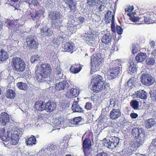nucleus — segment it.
<instances>
[{"label": "nucleus", "mask_w": 156, "mask_h": 156, "mask_svg": "<svg viewBox=\"0 0 156 156\" xmlns=\"http://www.w3.org/2000/svg\"><path fill=\"white\" fill-rule=\"evenodd\" d=\"M51 69L50 66L48 64H42L40 66L37 65L35 68L36 80L39 82L46 81L50 87H53L54 80L50 77Z\"/></svg>", "instance_id": "f257e3e1"}, {"label": "nucleus", "mask_w": 156, "mask_h": 156, "mask_svg": "<svg viewBox=\"0 0 156 156\" xmlns=\"http://www.w3.org/2000/svg\"><path fill=\"white\" fill-rule=\"evenodd\" d=\"M132 134L136 138V141L130 144L131 147L136 148L143 144L145 133L143 129L134 128L132 129Z\"/></svg>", "instance_id": "f03ea898"}, {"label": "nucleus", "mask_w": 156, "mask_h": 156, "mask_svg": "<svg viewBox=\"0 0 156 156\" xmlns=\"http://www.w3.org/2000/svg\"><path fill=\"white\" fill-rule=\"evenodd\" d=\"M116 132L114 129L110 130L105 140L104 145L105 147L110 149L115 148L119 145V139L118 137L115 136L114 134Z\"/></svg>", "instance_id": "7ed1b4c3"}, {"label": "nucleus", "mask_w": 156, "mask_h": 156, "mask_svg": "<svg viewBox=\"0 0 156 156\" xmlns=\"http://www.w3.org/2000/svg\"><path fill=\"white\" fill-rule=\"evenodd\" d=\"M41 0H32L31 3H30L28 1H26L25 2H28L29 5L30 4L33 5L34 6L36 9V12L35 13H31L30 14L32 19L34 20H39L41 18L44 17L43 13L44 12V8L42 6H40L39 3Z\"/></svg>", "instance_id": "20e7f679"}, {"label": "nucleus", "mask_w": 156, "mask_h": 156, "mask_svg": "<svg viewBox=\"0 0 156 156\" xmlns=\"http://www.w3.org/2000/svg\"><path fill=\"white\" fill-rule=\"evenodd\" d=\"M12 129L9 136L11 144L13 145H16L18 144L20 137L23 133V129L19 127H15L11 126Z\"/></svg>", "instance_id": "39448f33"}, {"label": "nucleus", "mask_w": 156, "mask_h": 156, "mask_svg": "<svg viewBox=\"0 0 156 156\" xmlns=\"http://www.w3.org/2000/svg\"><path fill=\"white\" fill-rule=\"evenodd\" d=\"M102 77L99 75H95L92 79L91 85L94 92H98L106 88V85L101 80Z\"/></svg>", "instance_id": "423d86ee"}, {"label": "nucleus", "mask_w": 156, "mask_h": 156, "mask_svg": "<svg viewBox=\"0 0 156 156\" xmlns=\"http://www.w3.org/2000/svg\"><path fill=\"white\" fill-rule=\"evenodd\" d=\"M11 64L13 69L18 72H22L24 70L26 65L23 60L20 58L15 57L11 60Z\"/></svg>", "instance_id": "0eeeda50"}, {"label": "nucleus", "mask_w": 156, "mask_h": 156, "mask_svg": "<svg viewBox=\"0 0 156 156\" xmlns=\"http://www.w3.org/2000/svg\"><path fill=\"white\" fill-rule=\"evenodd\" d=\"M91 73L96 72L100 68L102 63V59L99 54H95L91 57Z\"/></svg>", "instance_id": "6e6552de"}, {"label": "nucleus", "mask_w": 156, "mask_h": 156, "mask_svg": "<svg viewBox=\"0 0 156 156\" xmlns=\"http://www.w3.org/2000/svg\"><path fill=\"white\" fill-rule=\"evenodd\" d=\"M98 34L90 32L88 34L85 33L84 35V39L90 45H93L96 41V39Z\"/></svg>", "instance_id": "1a4fd4ad"}, {"label": "nucleus", "mask_w": 156, "mask_h": 156, "mask_svg": "<svg viewBox=\"0 0 156 156\" xmlns=\"http://www.w3.org/2000/svg\"><path fill=\"white\" fill-rule=\"evenodd\" d=\"M121 72V68L118 66L117 67H116L110 68L108 71L107 74L109 76L110 79H112L117 77Z\"/></svg>", "instance_id": "9d476101"}, {"label": "nucleus", "mask_w": 156, "mask_h": 156, "mask_svg": "<svg viewBox=\"0 0 156 156\" xmlns=\"http://www.w3.org/2000/svg\"><path fill=\"white\" fill-rule=\"evenodd\" d=\"M36 37L34 35H29L26 38L27 46L29 48L36 49L37 48V43L36 42Z\"/></svg>", "instance_id": "9b49d317"}, {"label": "nucleus", "mask_w": 156, "mask_h": 156, "mask_svg": "<svg viewBox=\"0 0 156 156\" xmlns=\"http://www.w3.org/2000/svg\"><path fill=\"white\" fill-rule=\"evenodd\" d=\"M11 126L8 128V129L4 128L0 129V138L3 141L6 142L9 140V136L10 133L11 129H12Z\"/></svg>", "instance_id": "f8f14e48"}, {"label": "nucleus", "mask_w": 156, "mask_h": 156, "mask_svg": "<svg viewBox=\"0 0 156 156\" xmlns=\"http://www.w3.org/2000/svg\"><path fill=\"white\" fill-rule=\"evenodd\" d=\"M141 81L145 85L149 86L152 84L154 81V78L148 74H144L142 76Z\"/></svg>", "instance_id": "ddd939ff"}, {"label": "nucleus", "mask_w": 156, "mask_h": 156, "mask_svg": "<svg viewBox=\"0 0 156 156\" xmlns=\"http://www.w3.org/2000/svg\"><path fill=\"white\" fill-rule=\"evenodd\" d=\"M66 35L63 32H60L57 33L56 37L53 40V43L57 44L62 43L66 40Z\"/></svg>", "instance_id": "4468645a"}, {"label": "nucleus", "mask_w": 156, "mask_h": 156, "mask_svg": "<svg viewBox=\"0 0 156 156\" xmlns=\"http://www.w3.org/2000/svg\"><path fill=\"white\" fill-rule=\"evenodd\" d=\"M9 121V115L5 112H3L0 115V124L2 126L6 125Z\"/></svg>", "instance_id": "2eb2a0df"}, {"label": "nucleus", "mask_w": 156, "mask_h": 156, "mask_svg": "<svg viewBox=\"0 0 156 156\" xmlns=\"http://www.w3.org/2000/svg\"><path fill=\"white\" fill-rule=\"evenodd\" d=\"M40 33L42 36L46 38L51 36L53 32L51 28L44 27L41 29Z\"/></svg>", "instance_id": "dca6fc26"}, {"label": "nucleus", "mask_w": 156, "mask_h": 156, "mask_svg": "<svg viewBox=\"0 0 156 156\" xmlns=\"http://www.w3.org/2000/svg\"><path fill=\"white\" fill-rule=\"evenodd\" d=\"M75 21L72 19L69 20L67 23V28L70 32L73 34L77 30V25L74 24Z\"/></svg>", "instance_id": "f3484780"}, {"label": "nucleus", "mask_w": 156, "mask_h": 156, "mask_svg": "<svg viewBox=\"0 0 156 156\" xmlns=\"http://www.w3.org/2000/svg\"><path fill=\"white\" fill-rule=\"evenodd\" d=\"M105 17L106 19L107 20V21H106L107 22V21H108V23L111 22V27L112 30L114 31L115 30V25L114 23V16L112 14V12L111 11H108L106 15H105Z\"/></svg>", "instance_id": "a211bd4d"}, {"label": "nucleus", "mask_w": 156, "mask_h": 156, "mask_svg": "<svg viewBox=\"0 0 156 156\" xmlns=\"http://www.w3.org/2000/svg\"><path fill=\"white\" fill-rule=\"evenodd\" d=\"M69 86L68 83L66 81H63L56 84L55 88L58 90H66L67 89Z\"/></svg>", "instance_id": "6ab92c4d"}, {"label": "nucleus", "mask_w": 156, "mask_h": 156, "mask_svg": "<svg viewBox=\"0 0 156 156\" xmlns=\"http://www.w3.org/2000/svg\"><path fill=\"white\" fill-rule=\"evenodd\" d=\"M64 51L73 52L76 50V48L74 44L71 42H66L63 47Z\"/></svg>", "instance_id": "aec40b11"}, {"label": "nucleus", "mask_w": 156, "mask_h": 156, "mask_svg": "<svg viewBox=\"0 0 156 156\" xmlns=\"http://www.w3.org/2000/svg\"><path fill=\"white\" fill-rule=\"evenodd\" d=\"M112 40V36L109 31H108L107 33L102 37L101 41L105 44H110Z\"/></svg>", "instance_id": "412c9836"}, {"label": "nucleus", "mask_w": 156, "mask_h": 156, "mask_svg": "<svg viewBox=\"0 0 156 156\" xmlns=\"http://www.w3.org/2000/svg\"><path fill=\"white\" fill-rule=\"evenodd\" d=\"M121 115V110L119 109H113L109 114V117L112 120H116Z\"/></svg>", "instance_id": "4be33fe9"}, {"label": "nucleus", "mask_w": 156, "mask_h": 156, "mask_svg": "<svg viewBox=\"0 0 156 156\" xmlns=\"http://www.w3.org/2000/svg\"><path fill=\"white\" fill-rule=\"evenodd\" d=\"M45 110L47 112L53 111L56 107V103L53 101H49L45 104Z\"/></svg>", "instance_id": "5701e85b"}, {"label": "nucleus", "mask_w": 156, "mask_h": 156, "mask_svg": "<svg viewBox=\"0 0 156 156\" xmlns=\"http://www.w3.org/2000/svg\"><path fill=\"white\" fill-rule=\"evenodd\" d=\"M128 69L127 71L129 73H135L136 72V64L135 63L134 61L133 60L130 61L128 64Z\"/></svg>", "instance_id": "b1692460"}, {"label": "nucleus", "mask_w": 156, "mask_h": 156, "mask_svg": "<svg viewBox=\"0 0 156 156\" xmlns=\"http://www.w3.org/2000/svg\"><path fill=\"white\" fill-rule=\"evenodd\" d=\"M107 112L105 109H103L102 111L101 114L98 118L99 123L101 126L102 125L103 122L105 123L107 121L108 116Z\"/></svg>", "instance_id": "393cba45"}, {"label": "nucleus", "mask_w": 156, "mask_h": 156, "mask_svg": "<svg viewBox=\"0 0 156 156\" xmlns=\"http://www.w3.org/2000/svg\"><path fill=\"white\" fill-rule=\"evenodd\" d=\"M141 20H144L145 23L148 22L151 20H154V17L153 13H147L141 15Z\"/></svg>", "instance_id": "a878e982"}, {"label": "nucleus", "mask_w": 156, "mask_h": 156, "mask_svg": "<svg viewBox=\"0 0 156 156\" xmlns=\"http://www.w3.org/2000/svg\"><path fill=\"white\" fill-rule=\"evenodd\" d=\"M55 73L56 74L57 77L58 78L61 79L62 78L63 74L62 71L60 68V66L59 62L56 64L54 69Z\"/></svg>", "instance_id": "bb28decb"}, {"label": "nucleus", "mask_w": 156, "mask_h": 156, "mask_svg": "<svg viewBox=\"0 0 156 156\" xmlns=\"http://www.w3.org/2000/svg\"><path fill=\"white\" fill-rule=\"evenodd\" d=\"M135 95L136 98L141 99H146L147 98V94L144 90H140L135 93Z\"/></svg>", "instance_id": "cd10ccee"}, {"label": "nucleus", "mask_w": 156, "mask_h": 156, "mask_svg": "<svg viewBox=\"0 0 156 156\" xmlns=\"http://www.w3.org/2000/svg\"><path fill=\"white\" fill-rule=\"evenodd\" d=\"M49 16L52 20H60L61 15L60 13L58 11L51 12H50Z\"/></svg>", "instance_id": "c85d7f7f"}, {"label": "nucleus", "mask_w": 156, "mask_h": 156, "mask_svg": "<svg viewBox=\"0 0 156 156\" xmlns=\"http://www.w3.org/2000/svg\"><path fill=\"white\" fill-rule=\"evenodd\" d=\"M65 3L68 5L71 12H74L76 10V3L74 2V0H64Z\"/></svg>", "instance_id": "c756f323"}, {"label": "nucleus", "mask_w": 156, "mask_h": 156, "mask_svg": "<svg viewBox=\"0 0 156 156\" xmlns=\"http://www.w3.org/2000/svg\"><path fill=\"white\" fill-rule=\"evenodd\" d=\"M78 101H75L73 102L71 107L72 110L74 112H81L83 109L78 104Z\"/></svg>", "instance_id": "7c9ffc66"}, {"label": "nucleus", "mask_w": 156, "mask_h": 156, "mask_svg": "<svg viewBox=\"0 0 156 156\" xmlns=\"http://www.w3.org/2000/svg\"><path fill=\"white\" fill-rule=\"evenodd\" d=\"M35 106L37 110L42 111L44 110H45V104H44L41 101L36 102Z\"/></svg>", "instance_id": "2f4dec72"}, {"label": "nucleus", "mask_w": 156, "mask_h": 156, "mask_svg": "<svg viewBox=\"0 0 156 156\" xmlns=\"http://www.w3.org/2000/svg\"><path fill=\"white\" fill-rule=\"evenodd\" d=\"M83 119L81 117L79 116L74 118L73 120L71 121V123L73 124V126H77L83 124L82 121Z\"/></svg>", "instance_id": "473e14b6"}, {"label": "nucleus", "mask_w": 156, "mask_h": 156, "mask_svg": "<svg viewBox=\"0 0 156 156\" xmlns=\"http://www.w3.org/2000/svg\"><path fill=\"white\" fill-rule=\"evenodd\" d=\"M63 120L62 118L55 119L52 122V126L53 127H63Z\"/></svg>", "instance_id": "72a5a7b5"}, {"label": "nucleus", "mask_w": 156, "mask_h": 156, "mask_svg": "<svg viewBox=\"0 0 156 156\" xmlns=\"http://www.w3.org/2000/svg\"><path fill=\"white\" fill-rule=\"evenodd\" d=\"M37 140L34 136L33 135L26 139V143L27 145L32 146L36 144Z\"/></svg>", "instance_id": "f704fd0d"}, {"label": "nucleus", "mask_w": 156, "mask_h": 156, "mask_svg": "<svg viewBox=\"0 0 156 156\" xmlns=\"http://www.w3.org/2000/svg\"><path fill=\"white\" fill-rule=\"evenodd\" d=\"M8 58V52L4 50H0V61L3 62Z\"/></svg>", "instance_id": "c9c22d12"}, {"label": "nucleus", "mask_w": 156, "mask_h": 156, "mask_svg": "<svg viewBox=\"0 0 156 156\" xmlns=\"http://www.w3.org/2000/svg\"><path fill=\"white\" fill-rule=\"evenodd\" d=\"M147 57L146 53L141 52L138 54L136 57V59L138 62H142Z\"/></svg>", "instance_id": "e433bc0d"}, {"label": "nucleus", "mask_w": 156, "mask_h": 156, "mask_svg": "<svg viewBox=\"0 0 156 156\" xmlns=\"http://www.w3.org/2000/svg\"><path fill=\"white\" fill-rule=\"evenodd\" d=\"M108 0H99L98 5H100L98 8L99 11H102L104 10L106 7V4L107 3Z\"/></svg>", "instance_id": "4c0bfd02"}, {"label": "nucleus", "mask_w": 156, "mask_h": 156, "mask_svg": "<svg viewBox=\"0 0 156 156\" xmlns=\"http://www.w3.org/2000/svg\"><path fill=\"white\" fill-rule=\"evenodd\" d=\"M127 15L129 17V19L133 22H137L139 21L141 22L143 21V20H141V16L140 17H135L129 13H127Z\"/></svg>", "instance_id": "58836bf2"}, {"label": "nucleus", "mask_w": 156, "mask_h": 156, "mask_svg": "<svg viewBox=\"0 0 156 156\" xmlns=\"http://www.w3.org/2000/svg\"><path fill=\"white\" fill-rule=\"evenodd\" d=\"M16 94L14 90L10 89L7 91L5 96L7 98L13 99L15 97Z\"/></svg>", "instance_id": "ea45409f"}, {"label": "nucleus", "mask_w": 156, "mask_h": 156, "mask_svg": "<svg viewBox=\"0 0 156 156\" xmlns=\"http://www.w3.org/2000/svg\"><path fill=\"white\" fill-rule=\"evenodd\" d=\"M82 69V67L80 65L78 66L75 65L71 66L70 69V71L74 73H79Z\"/></svg>", "instance_id": "a19ab883"}, {"label": "nucleus", "mask_w": 156, "mask_h": 156, "mask_svg": "<svg viewBox=\"0 0 156 156\" xmlns=\"http://www.w3.org/2000/svg\"><path fill=\"white\" fill-rule=\"evenodd\" d=\"M17 21H18L17 20L15 21L14 22L13 21L9 19H6L5 21V23L6 24V26L9 29H12L15 24V21L17 23Z\"/></svg>", "instance_id": "79ce46f5"}, {"label": "nucleus", "mask_w": 156, "mask_h": 156, "mask_svg": "<svg viewBox=\"0 0 156 156\" xmlns=\"http://www.w3.org/2000/svg\"><path fill=\"white\" fill-rule=\"evenodd\" d=\"M91 146L90 139L88 138H86L83 142V148H90Z\"/></svg>", "instance_id": "37998d69"}, {"label": "nucleus", "mask_w": 156, "mask_h": 156, "mask_svg": "<svg viewBox=\"0 0 156 156\" xmlns=\"http://www.w3.org/2000/svg\"><path fill=\"white\" fill-rule=\"evenodd\" d=\"M53 20L51 21L52 28H57L60 25L62 20Z\"/></svg>", "instance_id": "c03bdc74"}, {"label": "nucleus", "mask_w": 156, "mask_h": 156, "mask_svg": "<svg viewBox=\"0 0 156 156\" xmlns=\"http://www.w3.org/2000/svg\"><path fill=\"white\" fill-rule=\"evenodd\" d=\"M17 86L20 89L25 90L27 89V86L25 83L23 82H19L17 83Z\"/></svg>", "instance_id": "a18cd8bd"}, {"label": "nucleus", "mask_w": 156, "mask_h": 156, "mask_svg": "<svg viewBox=\"0 0 156 156\" xmlns=\"http://www.w3.org/2000/svg\"><path fill=\"white\" fill-rule=\"evenodd\" d=\"M155 124L154 119H148L146 124V127L147 128H150L152 127Z\"/></svg>", "instance_id": "49530a36"}, {"label": "nucleus", "mask_w": 156, "mask_h": 156, "mask_svg": "<svg viewBox=\"0 0 156 156\" xmlns=\"http://www.w3.org/2000/svg\"><path fill=\"white\" fill-rule=\"evenodd\" d=\"M99 0H87V3L90 7H92L98 4Z\"/></svg>", "instance_id": "de8ad7c7"}, {"label": "nucleus", "mask_w": 156, "mask_h": 156, "mask_svg": "<svg viewBox=\"0 0 156 156\" xmlns=\"http://www.w3.org/2000/svg\"><path fill=\"white\" fill-rule=\"evenodd\" d=\"M130 105L134 109L136 110L139 108L138 102L135 100H132L130 102Z\"/></svg>", "instance_id": "09e8293b"}, {"label": "nucleus", "mask_w": 156, "mask_h": 156, "mask_svg": "<svg viewBox=\"0 0 156 156\" xmlns=\"http://www.w3.org/2000/svg\"><path fill=\"white\" fill-rule=\"evenodd\" d=\"M155 62V60L153 58H147L146 60V63L147 66L154 65Z\"/></svg>", "instance_id": "8fccbe9b"}, {"label": "nucleus", "mask_w": 156, "mask_h": 156, "mask_svg": "<svg viewBox=\"0 0 156 156\" xmlns=\"http://www.w3.org/2000/svg\"><path fill=\"white\" fill-rule=\"evenodd\" d=\"M149 148L153 151H156V138L152 140Z\"/></svg>", "instance_id": "3c124183"}, {"label": "nucleus", "mask_w": 156, "mask_h": 156, "mask_svg": "<svg viewBox=\"0 0 156 156\" xmlns=\"http://www.w3.org/2000/svg\"><path fill=\"white\" fill-rule=\"evenodd\" d=\"M71 90L73 93V98L77 96L80 93L79 90L78 89L72 88H71Z\"/></svg>", "instance_id": "603ef678"}, {"label": "nucleus", "mask_w": 156, "mask_h": 156, "mask_svg": "<svg viewBox=\"0 0 156 156\" xmlns=\"http://www.w3.org/2000/svg\"><path fill=\"white\" fill-rule=\"evenodd\" d=\"M85 156H92L90 148H83Z\"/></svg>", "instance_id": "864d4df0"}, {"label": "nucleus", "mask_w": 156, "mask_h": 156, "mask_svg": "<svg viewBox=\"0 0 156 156\" xmlns=\"http://www.w3.org/2000/svg\"><path fill=\"white\" fill-rule=\"evenodd\" d=\"M39 59V56L38 55H34L31 57L30 61L31 63H33L35 62Z\"/></svg>", "instance_id": "5fc2aeb1"}, {"label": "nucleus", "mask_w": 156, "mask_h": 156, "mask_svg": "<svg viewBox=\"0 0 156 156\" xmlns=\"http://www.w3.org/2000/svg\"><path fill=\"white\" fill-rule=\"evenodd\" d=\"M134 79V77H132L128 81L127 83L128 86L132 87L134 85V84L135 83Z\"/></svg>", "instance_id": "6e6d98bb"}, {"label": "nucleus", "mask_w": 156, "mask_h": 156, "mask_svg": "<svg viewBox=\"0 0 156 156\" xmlns=\"http://www.w3.org/2000/svg\"><path fill=\"white\" fill-rule=\"evenodd\" d=\"M56 146L55 145L53 144L50 145L48 147V153L51 152L53 151V150L56 149Z\"/></svg>", "instance_id": "4d7b16f0"}, {"label": "nucleus", "mask_w": 156, "mask_h": 156, "mask_svg": "<svg viewBox=\"0 0 156 156\" xmlns=\"http://www.w3.org/2000/svg\"><path fill=\"white\" fill-rule=\"evenodd\" d=\"M138 45L137 44L133 45L132 47V52L133 54L136 53L138 51V49L137 48Z\"/></svg>", "instance_id": "13d9d810"}, {"label": "nucleus", "mask_w": 156, "mask_h": 156, "mask_svg": "<svg viewBox=\"0 0 156 156\" xmlns=\"http://www.w3.org/2000/svg\"><path fill=\"white\" fill-rule=\"evenodd\" d=\"M39 154L41 153L43 154V155H47L48 154V149L47 148H42L41 151L39 152Z\"/></svg>", "instance_id": "bf43d9fd"}, {"label": "nucleus", "mask_w": 156, "mask_h": 156, "mask_svg": "<svg viewBox=\"0 0 156 156\" xmlns=\"http://www.w3.org/2000/svg\"><path fill=\"white\" fill-rule=\"evenodd\" d=\"M117 101L115 98H111L110 100V104L112 107H115Z\"/></svg>", "instance_id": "052dcab7"}, {"label": "nucleus", "mask_w": 156, "mask_h": 156, "mask_svg": "<svg viewBox=\"0 0 156 156\" xmlns=\"http://www.w3.org/2000/svg\"><path fill=\"white\" fill-rule=\"evenodd\" d=\"M150 93L152 98L154 99V100L156 101V91L154 92V91L151 90L150 91Z\"/></svg>", "instance_id": "680f3d73"}, {"label": "nucleus", "mask_w": 156, "mask_h": 156, "mask_svg": "<svg viewBox=\"0 0 156 156\" xmlns=\"http://www.w3.org/2000/svg\"><path fill=\"white\" fill-rule=\"evenodd\" d=\"M85 107L87 110H90L92 108V105L91 103L89 102H87L85 106Z\"/></svg>", "instance_id": "e2e57ef3"}, {"label": "nucleus", "mask_w": 156, "mask_h": 156, "mask_svg": "<svg viewBox=\"0 0 156 156\" xmlns=\"http://www.w3.org/2000/svg\"><path fill=\"white\" fill-rule=\"evenodd\" d=\"M134 9L133 6L132 5V6H128L127 8L125 9V12H132Z\"/></svg>", "instance_id": "0e129e2a"}, {"label": "nucleus", "mask_w": 156, "mask_h": 156, "mask_svg": "<svg viewBox=\"0 0 156 156\" xmlns=\"http://www.w3.org/2000/svg\"><path fill=\"white\" fill-rule=\"evenodd\" d=\"M121 27L120 26H117L116 27V30L117 33L119 34H122L123 30Z\"/></svg>", "instance_id": "69168bd1"}, {"label": "nucleus", "mask_w": 156, "mask_h": 156, "mask_svg": "<svg viewBox=\"0 0 156 156\" xmlns=\"http://www.w3.org/2000/svg\"><path fill=\"white\" fill-rule=\"evenodd\" d=\"M120 63V62L117 59V60L113 61L112 62V64H114L115 66V67H117L118 66L120 67L121 65Z\"/></svg>", "instance_id": "338daca9"}, {"label": "nucleus", "mask_w": 156, "mask_h": 156, "mask_svg": "<svg viewBox=\"0 0 156 156\" xmlns=\"http://www.w3.org/2000/svg\"><path fill=\"white\" fill-rule=\"evenodd\" d=\"M66 95V97L69 98H73V93L71 89L69 90L67 92Z\"/></svg>", "instance_id": "774afa93"}]
</instances>
